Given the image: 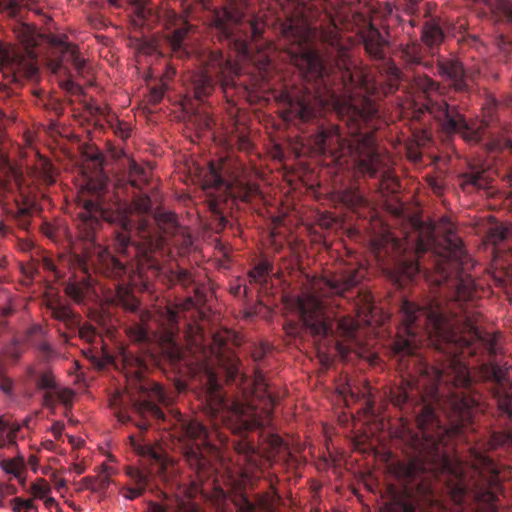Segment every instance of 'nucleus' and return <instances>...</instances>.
Here are the masks:
<instances>
[{
  "label": "nucleus",
  "instance_id": "nucleus-1",
  "mask_svg": "<svg viewBox=\"0 0 512 512\" xmlns=\"http://www.w3.org/2000/svg\"><path fill=\"white\" fill-rule=\"evenodd\" d=\"M416 259L403 261L400 269L412 280L423 274L440 295L422 305L404 299L400 325L393 343L400 369L410 377L391 392V401L402 407L416 395L443 405L452 431L461 435L472 427L480 397L471 388L467 357L485 350L498 353V338L478 327L480 315L472 310L476 298L474 280L465 272L467 254L451 231L436 245L432 229L419 232L414 244Z\"/></svg>",
  "mask_w": 512,
  "mask_h": 512
},
{
  "label": "nucleus",
  "instance_id": "nucleus-2",
  "mask_svg": "<svg viewBox=\"0 0 512 512\" xmlns=\"http://www.w3.org/2000/svg\"><path fill=\"white\" fill-rule=\"evenodd\" d=\"M108 179L101 176L97 182L90 180L88 187L96 198L86 200L83 211L79 214L78 236L84 241L90 253L97 254L98 262L103 272L113 278H119L126 273L125 264L115 257L108 249L102 247L97 234L101 219L114 225L115 247L120 255L127 258H137L148 268L161 270V257L164 255L166 237L175 235L179 230L176 215L171 212H156L153 219L143 216L138 220L136 233L138 241L131 239L133 209L139 215L151 211L152 202L148 195H137L133 199V207L126 200L117 198L106 203L104 193Z\"/></svg>",
  "mask_w": 512,
  "mask_h": 512
},
{
  "label": "nucleus",
  "instance_id": "nucleus-3",
  "mask_svg": "<svg viewBox=\"0 0 512 512\" xmlns=\"http://www.w3.org/2000/svg\"><path fill=\"white\" fill-rule=\"evenodd\" d=\"M326 2L287 0L286 17L280 24L291 62L319 97L363 83L352 70L349 50L340 41L337 19Z\"/></svg>",
  "mask_w": 512,
  "mask_h": 512
},
{
  "label": "nucleus",
  "instance_id": "nucleus-4",
  "mask_svg": "<svg viewBox=\"0 0 512 512\" xmlns=\"http://www.w3.org/2000/svg\"><path fill=\"white\" fill-rule=\"evenodd\" d=\"M377 113L375 104L369 99H363L361 107L348 103L339 109L346 131L337 125L322 129L315 137V144L323 153L351 156L362 173L374 177L379 169L380 156L375 148L373 134L363 131V128L369 125Z\"/></svg>",
  "mask_w": 512,
  "mask_h": 512
},
{
  "label": "nucleus",
  "instance_id": "nucleus-5",
  "mask_svg": "<svg viewBox=\"0 0 512 512\" xmlns=\"http://www.w3.org/2000/svg\"><path fill=\"white\" fill-rule=\"evenodd\" d=\"M291 306L314 339L334 340L341 354H345L357 344V321L349 316L335 321L324 301L315 294L303 293L292 301Z\"/></svg>",
  "mask_w": 512,
  "mask_h": 512
},
{
  "label": "nucleus",
  "instance_id": "nucleus-6",
  "mask_svg": "<svg viewBox=\"0 0 512 512\" xmlns=\"http://www.w3.org/2000/svg\"><path fill=\"white\" fill-rule=\"evenodd\" d=\"M204 399L208 414L223 423L233 433L260 428L266 424L269 409L265 408V417L257 410L255 399H228L223 392L217 374L205 366Z\"/></svg>",
  "mask_w": 512,
  "mask_h": 512
},
{
  "label": "nucleus",
  "instance_id": "nucleus-7",
  "mask_svg": "<svg viewBox=\"0 0 512 512\" xmlns=\"http://www.w3.org/2000/svg\"><path fill=\"white\" fill-rule=\"evenodd\" d=\"M169 423L181 443L184 460L196 477L191 482L188 496L194 497L198 493H205L204 483L215 472L210 459L214 446L209 442L207 428L197 420L185 418L180 413L172 415Z\"/></svg>",
  "mask_w": 512,
  "mask_h": 512
},
{
  "label": "nucleus",
  "instance_id": "nucleus-8",
  "mask_svg": "<svg viewBox=\"0 0 512 512\" xmlns=\"http://www.w3.org/2000/svg\"><path fill=\"white\" fill-rule=\"evenodd\" d=\"M414 85L423 94V102L416 111L415 117L420 118V115L428 113L445 135L459 134L471 144L481 142L485 128L468 122L458 106L450 105L446 100L440 99L438 96L442 95V87L437 81L427 75H415Z\"/></svg>",
  "mask_w": 512,
  "mask_h": 512
},
{
  "label": "nucleus",
  "instance_id": "nucleus-9",
  "mask_svg": "<svg viewBox=\"0 0 512 512\" xmlns=\"http://www.w3.org/2000/svg\"><path fill=\"white\" fill-rule=\"evenodd\" d=\"M472 467L475 479L471 487L455 485L451 490L453 502L459 506L473 502L474 512H498L496 502L503 491L498 465L486 454L475 452Z\"/></svg>",
  "mask_w": 512,
  "mask_h": 512
},
{
  "label": "nucleus",
  "instance_id": "nucleus-10",
  "mask_svg": "<svg viewBox=\"0 0 512 512\" xmlns=\"http://www.w3.org/2000/svg\"><path fill=\"white\" fill-rule=\"evenodd\" d=\"M214 25L220 37L242 54L248 52L250 41L261 38L265 28L263 19L248 11V0H227L226 6L215 13Z\"/></svg>",
  "mask_w": 512,
  "mask_h": 512
},
{
  "label": "nucleus",
  "instance_id": "nucleus-11",
  "mask_svg": "<svg viewBox=\"0 0 512 512\" xmlns=\"http://www.w3.org/2000/svg\"><path fill=\"white\" fill-rule=\"evenodd\" d=\"M200 69L189 77V92L199 101H204L214 91L216 83L224 90L235 85L236 67L219 50L205 51L199 58Z\"/></svg>",
  "mask_w": 512,
  "mask_h": 512
},
{
  "label": "nucleus",
  "instance_id": "nucleus-12",
  "mask_svg": "<svg viewBox=\"0 0 512 512\" xmlns=\"http://www.w3.org/2000/svg\"><path fill=\"white\" fill-rule=\"evenodd\" d=\"M203 188L206 191L215 190L219 193L218 195H213L212 192H209V209L214 217V221H217V231L223 230L228 223L222 209V202L227 197L242 202H249L257 192V188L254 185L243 183L239 180L227 181L213 165L210 166L209 172L204 178Z\"/></svg>",
  "mask_w": 512,
  "mask_h": 512
},
{
  "label": "nucleus",
  "instance_id": "nucleus-13",
  "mask_svg": "<svg viewBox=\"0 0 512 512\" xmlns=\"http://www.w3.org/2000/svg\"><path fill=\"white\" fill-rule=\"evenodd\" d=\"M136 389L132 397V406L140 418L139 421L134 422L138 429L146 431L152 425V421L166 423L167 416L159 405L168 406L171 398L162 386L150 380L139 379Z\"/></svg>",
  "mask_w": 512,
  "mask_h": 512
},
{
  "label": "nucleus",
  "instance_id": "nucleus-14",
  "mask_svg": "<svg viewBox=\"0 0 512 512\" xmlns=\"http://www.w3.org/2000/svg\"><path fill=\"white\" fill-rule=\"evenodd\" d=\"M163 332L160 334L159 339L161 342V349L163 354L168 358L172 365H180L185 362L186 365V351L177 342L178 339V314L172 308H165L163 311Z\"/></svg>",
  "mask_w": 512,
  "mask_h": 512
},
{
  "label": "nucleus",
  "instance_id": "nucleus-15",
  "mask_svg": "<svg viewBox=\"0 0 512 512\" xmlns=\"http://www.w3.org/2000/svg\"><path fill=\"white\" fill-rule=\"evenodd\" d=\"M487 379L493 382V396L498 409L512 421V383L506 377V371L495 363L484 365Z\"/></svg>",
  "mask_w": 512,
  "mask_h": 512
},
{
  "label": "nucleus",
  "instance_id": "nucleus-16",
  "mask_svg": "<svg viewBox=\"0 0 512 512\" xmlns=\"http://www.w3.org/2000/svg\"><path fill=\"white\" fill-rule=\"evenodd\" d=\"M3 72L12 77V80L21 83L25 79L32 80L38 74L36 58L32 52H5L2 57Z\"/></svg>",
  "mask_w": 512,
  "mask_h": 512
},
{
  "label": "nucleus",
  "instance_id": "nucleus-17",
  "mask_svg": "<svg viewBox=\"0 0 512 512\" xmlns=\"http://www.w3.org/2000/svg\"><path fill=\"white\" fill-rule=\"evenodd\" d=\"M437 73L450 82V86L455 92L467 93L469 91L468 81L472 80V74L464 68L458 59H438Z\"/></svg>",
  "mask_w": 512,
  "mask_h": 512
},
{
  "label": "nucleus",
  "instance_id": "nucleus-18",
  "mask_svg": "<svg viewBox=\"0 0 512 512\" xmlns=\"http://www.w3.org/2000/svg\"><path fill=\"white\" fill-rule=\"evenodd\" d=\"M363 269H347L343 272L336 273L329 278H325L323 286L331 294L345 296L355 288L363 279Z\"/></svg>",
  "mask_w": 512,
  "mask_h": 512
},
{
  "label": "nucleus",
  "instance_id": "nucleus-19",
  "mask_svg": "<svg viewBox=\"0 0 512 512\" xmlns=\"http://www.w3.org/2000/svg\"><path fill=\"white\" fill-rule=\"evenodd\" d=\"M360 38L366 54L372 60H385V47L388 45V41L373 24L370 23L366 29L361 31Z\"/></svg>",
  "mask_w": 512,
  "mask_h": 512
},
{
  "label": "nucleus",
  "instance_id": "nucleus-20",
  "mask_svg": "<svg viewBox=\"0 0 512 512\" xmlns=\"http://www.w3.org/2000/svg\"><path fill=\"white\" fill-rule=\"evenodd\" d=\"M280 100L289 108L290 113L303 122L309 121L315 116V110L311 103L296 94L283 90L279 95Z\"/></svg>",
  "mask_w": 512,
  "mask_h": 512
},
{
  "label": "nucleus",
  "instance_id": "nucleus-21",
  "mask_svg": "<svg viewBox=\"0 0 512 512\" xmlns=\"http://www.w3.org/2000/svg\"><path fill=\"white\" fill-rule=\"evenodd\" d=\"M169 281L174 284L181 285L188 293L193 292L194 297L188 296V302L193 305H199L204 300V293L202 288L195 283V279L189 271L186 269L178 268L177 270H171L169 275Z\"/></svg>",
  "mask_w": 512,
  "mask_h": 512
},
{
  "label": "nucleus",
  "instance_id": "nucleus-22",
  "mask_svg": "<svg viewBox=\"0 0 512 512\" xmlns=\"http://www.w3.org/2000/svg\"><path fill=\"white\" fill-rule=\"evenodd\" d=\"M129 439L133 450L151 464H156L158 471L165 468L167 458L160 446L153 445L150 442L140 441L135 436H130Z\"/></svg>",
  "mask_w": 512,
  "mask_h": 512
},
{
  "label": "nucleus",
  "instance_id": "nucleus-23",
  "mask_svg": "<svg viewBox=\"0 0 512 512\" xmlns=\"http://www.w3.org/2000/svg\"><path fill=\"white\" fill-rule=\"evenodd\" d=\"M59 48L61 52L60 64L63 62L70 63L75 68L79 76H86L90 72V67L87 61L80 57L78 47L69 42L59 41Z\"/></svg>",
  "mask_w": 512,
  "mask_h": 512
},
{
  "label": "nucleus",
  "instance_id": "nucleus-24",
  "mask_svg": "<svg viewBox=\"0 0 512 512\" xmlns=\"http://www.w3.org/2000/svg\"><path fill=\"white\" fill-rule=\"evenodd\" d=\"M484 3L491 11V20L495 24L512 26V3L510 0H475Z\"/></svg>",
  "mask_w": 512,
  "mask_h": 512
},
{
  "label": "nucleus",
  "instance_id": "nucleus-25",
  "mask_svg": "<svg viewBox=\"0 0 512 512\" xmlns=\"http://www.w3.org/2000/svg\"><path fill=\"white\" fill-rule=\"evenodd\" d=\"M460 185L464 191H468L470 187L485 189L490 185V177L485 169L471 166L467 172L460 175Z\"/></svg>",
  "mask_w": 512,
  "mask_h": 512
},
{
  "label": "nucleus",
  "instance_id": "nucleus-26",
  "mask_svg": "<svg viewBox=\"0 0 512 512\" xmlns=\"http://www.w3.org/2000/svg\"><path fill=\"white\" fill-rule=\"evenodd\" d=\"M257 505L247 497L239 495L233 499L223 495V499L218 502L216 512H256Z\"/></svg>",
  "mask_w": 512,
  "mask_h": 512
},
{
  "label": "nucleus",
  "instance_id": "nucleus-27",
  "mask_svg": "<svg viewBox=\"0 0 512 512\" xmlns=\"http://www.w3.org/2000/svg\"><path fill=\"white\" fill-rule=\"evenodd\" d=\"M128 475L134 485L123 488L121 493L126 499L134 500L142 495V493L147 489L149 485V477L144 471L136 468H130Z\"/></svg>",
  "mask_w": 512,
  "mask_h": 512
},
{
  "label": "nucleus",
  "instance_id": "nucleus-28",
  "mask_svg": "<svg viewBox=\"0 0 512 512\" xmlns=\"http://www.w3.org/2000/svg\"><path fill=\"white\" fill-rule=\"evenodd\" d=\"M149 319V313H141L139 322H134L126 328V333L132 341L146 343L152 339L153 333L147 326Z\"/></svg>",
  "mask_w": 512,
  "mask_h": 512
},
{
  "label": "nucleus",
  "instance_id": "nucleus-29",
  "mask_svg": "<svg viewBox=\"0 0 512 512\" xmlns=\"http://www.w3.org/2000/svg\"><path fill=\"white\" fill-rule=\"evenodd\" d=\"M188 33L186 27L175 29L167 36V43L174 57L184 59L189 56V52L184 45V39Z\"/></svg>",
  "mask_w": 512,
  "mask_h": 512
},
{
  "label": "nucleus",
  "instance_id": "nucleus-30",
  "mask_svg": "<svg viewBox=\"0 0 512 512\" xmlns=\"http://www.w3.org/2000/svg\"><path fill=\"white\" fill-rule=\"evenodd\" d=\"M444 39V33L435 19L425 23L422 29V41L430 46H438Z\"/></svg>",
  "mask_w": 512,
  "mask_h": 512
},
{
  "label": "nucleus",
  "instance_id": "nucleus-31",
  "mask_svg": "<svg viewBox=\"0 0 512 512\" xmlns=\"http://www.w3.org/2000/svg\"><path fill=\"white\" fill-rule=\"evenodd\" d=\"M0 467L3 471L12 475L19 482L23 483L25 481L24 474L26 473V465L25 459L22 455H18L10 459H3L0 462Z\"/></svg>",
  "mask_w": 512,
  "mask_h": 512
},
{
  "label": "nucleus",
  "instance_id": "nucleus-32",
  "mask_svg": "<svg viewBox=\"0 0 512 512\" xmlns=\"http://www.w3.org/2000/svg\"><path fill=\"white\" fill-rule=\"evenodd\" d=\"M150 173L148 170L139 166L134 160H129L128 182L137 189H141L143 185L148 184Z\"/></svg>",
  "mask_w": 512,
  "mask_h": 512
},
{
  "label": "nucleus",
  "instance_id": "nucleus-33",
  "mask_svg": "<svg viewBox=\"0 0 512 512\" xmlns=\"http://www.w3.org/2000/svg\"><path fill=\"white\" fill-rule=\"evenodd\" d=\"M49 309L52 317L63 322L68 329H73L79 324L77 316L68 306L57 304L49 306Z\"/></svg>",
  "mask_w": 512,
  "mask_h": 512
},
{
  "label": "nucleus",
  "instance_id": "nucleus-34",
  "mask_svg": "<svg viewBox=\"0 0 512 512\" xmlns=\"http://www.w3.org/2000/svg\"><path fill=\"white\" fill-rule=\"evenodd\" d=\"M403 60L409 65H423L426 68L431 66L429 61H425L422 55V47L419 44H407L401 51Z\"/></svg>",
  "mask_w": 512,
  "mask_h": 512
},
{
  "label": "nucleus",
  "instance_id": "nucleus-35",
  "mask_svg": "<svg viewBox=\"0 0 512 512\" xmlns=\"http://www.w3.org/2000/svg\"><path fill=\"white\" fill-rule=\"evenodd\" d=\"M114 302L116 305L121 306L122 308L130 312H136L139 307V302L136 299V297L130 290L124 287L117 288L114 297Z\"/></svg>",
  "mask_w": 512,
  "mask_h": 512
},
{
  "label": "nucleus",
  "instance_id": "nucleus-36",
  "mask_svg": "<svg viewBox=\"0 0 512 512\" xmlns=\"http://www.w3.org/2000/svg\"><path fill=\"white\" fill-rule=\"evenodd\" d=\"M381 61L383 62L381 73L386 77L390 89H397L402 79V71L397 67V65L392 60H389L386 57L385 60Z\"/></svg>",
  "mask_w": 512,
  "mask_h": 512
},
{
  "label": "nucleus",
  "instance_id": "nucleus-37",
  "mask_svg": "<svg viewBox=\"0 0 512 512\" xmlns=\"http://www.w3.org/2000/svg\"><path fill=\"white\" fill-rule=\"evenodd\" d=\"M488 445L492 450L497 448L512 449V430L494 431L490 436Z\"/></svg>",
  "mask_w": 512,
  "mask_h": 512
},
{
  "label": "nucleus",
  "instance_id": "nucleus-38",
  "mask_svg": "<svg viewBox=\"0 0 512 512\" xmlns=\"http://www.w3.org/2000/svg\"><path fill=\"white\" fill-rule=\"evenodd\" d=\"M273 271V265L267 261L259 262L249 273L250 282L265 283L267 277Z\"/></svg>",
  "mask_w": 512,
  "mask_h": 512
},
{
  "label": "nucleus",
  "instance_id": "nucleus-39",
  "mask_svg": "<svg viewBox=\"0 0 512 512\" xmlns=\"http://www.w3.org/2000/svg\"><path fill=\"white\" fill-rule=\"evenodd\" d=\"M111 468L107 465H102L100 467L99 474L97 476H93L95 479V492L96 493H105L108 487L111 484Z\"/></svg>",
  "mask_w": 512,
  "mask_h": 512
},
{
  "label": "nucleus",
  "instance_id": "nucleus-40",
  "mask_svg": "<svg viewBox=\"0 0 512 512\" xmlns=\"http://www.w3.org/2000/svg\"><path fill=\"white\" fill-rule=\"evenodd\" d=\"M12 216L20 229L29 231L32 218L31 208L18 206L17 210L13 212Z\"/></svg>",
  "mask_w": 512,
  "mask_h": 512
},
{
  "label": "nucleus",
  "instance_id": "nucleus-41",
  "mask_svg": "<svg viewBox=\"0 0 512 512\" xmlns=\"http://www.w3.org/2000/svg\"><path fill=\"white\" fill-rule=\"evenodd\" d=\"M254 384L258 390L262 391L263 394L267 396L268 399H265L267 405H269L272 408L278 403L279 399L275 398L269 391V387L268 384L266 383L265 377L259 371L256 372Z\"/></svg>",
  "mask_w": 512,
  "mask_h": 512
},
{
  "label": "nucleus",
  "instance_id": "nucleus-42",
  "mask_svg": "<svg viewBox=\"0 0 512 512\" xmlns=\"http://www.w3.org/2000/svg\"><path fill=\"white\" fill-rule=\"evenodd\" d=\"M511 234V230L502 224L496 225L489 230L488 238L494 245H498L506 240Z\"/></svg>",
  "mask_w": 512,
  "mask_h": 512
},
{
  "label": "nucleus",
  "instance_id": "nucleus-43",
  "mask_svg": "<svg viewBox=\"0 0 512 512\" xmlns=\"http://www.w3.org/2000/svg\"><path fill=\"white\" fill-rule=\"evenodd\" d=\"M495 45L499 51L506 57L512 52V37L502 32H497L495 36Z\"/></svg>",
  "mask_w": 512,
  "mask_h": 512
},
{
  "label": "nucleus",
  "instance_id": "nucleus-44",
  "mask_svg": "<svg viewBox=\"0 0 512 512\" xmlns=\"http://www.w3.org/2000/svg\"><path fill=\"white\" fill-rule=\"evenodd\" d=\"M65 292L76 303L83 302L85 298L84 288L77 283H68Z\"/></svg>",
  "mask_w": 512,
  "mask_h": 512
},
{
  "label": "nucleus",
  "instance_id": "nucleus-45",
  "mask_svg": "<svg viewBox=\"0 0 512 512\" xmlns=\"http://www.w3.org/2000/svg\"><path fill=\"white\" fill-rule=\"evenodd\" d=\"M31 490L36 498L44 499L50 492L51 488L49 484L46 482V480L39 479L32 484Z\"/></svg>",
  "mask_w": 512,
  "mask_h": 512
},
{
  "label": "nucleus",
  "instance_id": "nucleus-46",
  "mask_svg": "<svg viewBox=\"0 0 512 512\" xmlns=\"http://www.w3.org/2000/svg\"><path fill=\"white\" fill-rule=\"evenodd\" d=\"M37 387L42 390H54L56 383L51 373H43L37 380Z\"/></svg>",
  "mask_w": 512,
  "mask_h": 512
},
{
  "label": "nucleus",
  "instance_id": "nucleus-47",
  "mask_svg": "<svg viewBox=\"0 0 512 512\" xmlns=\"http://www.w3.org/2000/svg\"><path fill=\"white\" fill-rule=\"evenodd\" d=\"M40 177L46 185H52L55 182L53 168L49 162L45 161L43 163V167L40 171Z\"/></svg>",
  "mask_w": 512,
  "mask_h": 512
},
{
  "label": "nucleus",
  "instance_id": "nucleus-48",
  "mask_svg": "<svg viewBox=\"0 0 512 512\" xmlns=\"http://www.w3.org/2000/svg\"><path fill=\"white\" fill-rule=\"evenodd\" d=\"M111 127L114 133L122 139H127L130 136V127L124 122L117 120L115 124H111Z\"/></svg>",
  "mask_w": 512,
  "mask_h": 512
},
{
  "label": "nucleus",
  "instance_id": "nucleus-49",
  "mask_svg": "<svg viewBox=\"0 0 512 512\" xmlns=\"http://www.w3.org/2000/svg\"><path fill=\"white\" fill-rule=\"evenodd\" d=\"M111 407L115 410V416L117 417L118 422L122 424H127L132 422V418L128 415L124 410L117 407V399L111 400Z\"/></svg>",
  "mask_w": 512,
  "mask_h": 512
},
{
  "label": "nucleus",
  "instance_id": "nucleus-50",
  "mask_svg": "<svg viewBox=\"0 0 512 512\" xmlns=\"http://www.w3.org/2000/svg\"><path fill=\"white\" fill-rule=\"evenodd\" d=\"M81 339L92 342L96 338V331L90 325H83L78 330Z\"/></svg>",
  "mask_w": 512,
  "mask_h": 512
},
{
  "label": "nucleus",
  "instance_id": "nucleus-51",
  "mask_svg": "<svg viewBox=\"0 0 512 512\" xmlns=\"http://www.w3.org/2000/svg\"><path fill=\"white\" fill-rule=\"evenodd\" d=\"M13 503V511L19 512L21 509H33L34 504L32 500L22 499L20 497H16L12 500Z\"/></svg>",
  "mask_w": 512,
  "mask_h": 512
},
{
  "label": "nucleus",
  "instance_id": "nucleus-52",
  "mask_svg": "<svg viewBox=\"0 0 512 512\" xmlns=\"http://www.w3.org/2000/svg\"><path fill=\"white\" fill-rule=\"evenodd\" d=\"M164 88L162 86H156V87H153L150 91V99L149 101L152 103V104H158L163 96H164Z\"/></svg>",
  "mask_w": 512,
  "mask_h": 512
},
{
  "label": "nucleus",
  "instance_id": "nucleus-53",
  "mask_svg": "<svg viewBox=\"0 0 512 512\" xmlns=\"http://www.w3.org/2000/svg\"><path fill=\"white\" fill-rule=\"evenodd\" d=\"M79 491L81 490H91L95 492V479L93 476H86L82 478L79 482Z\"/></svg>",
  "mask_w": 512,
  "mask_h": 512
},
{
  "label": "nucleus",
  "instance_id": "nucleus-54",
  "mask_svg": "<svg viewBox=\"0 0 512 512\" xmlns=\"http://www.w3.org/2000/svg\"><path fill=\"white\" fill-rule=\"evenodd\" d=\"M427 182L434 194L439 196L443 193L444 186L437 178L429 177Z\"/></svg>",
  "mask_w": 512,
  "mask_h": 512
},
{
  "label": "nucleus",
  "instance_id": "nucleus-55",
  "mask_svg": "<svg viewBox=\"0 0 512 512\" xmlns=\"http://www.w3.org/2000/svg\"><path fill=\"white\" fill-rule=\"evenodd\" d=\"M63 89L72 94H79L82 92V88L74 81L68 79L62 83Z\"/></svg>",
  "mask_w": 512,
  "mask_h": 512
},
{
  "label": "nucleus",
  "instance_id": "nucleus-56",
  "mask_svg": "<svg viewBox=\"0 0 512 512\" xmlns=\"http://www.w3.org/2000/svg\"><path fill=\"white\" fill-rule=\"evenodd\" d=\"M500 147L501 149L508 150L512 153V133L501 140Z\"/></svg>",
  "mask_w": 512,
  "mask_h": 512
},
{
  "label": "nucleus",
  "instance_id": "nucleus-57",
  "mask_svg": "<svg viewBox=\"0 0 512 512\" xmlns=\"http://www.w3.org/2000/svg\"><path fill=\"white\" fill-rule=\"evenodd\" d=\"M42 266L45 270L56 273V265L54 264V262L51 259H49L47 257H43Z\"/></svg>",
  "mask_w": 512,
  "mask_h": 512
},
{
  "label": "nucleus",
  "instance_id": "nucleus-58",
  "mask_svg": "<svg viewBox=\"0 0 512 512\" xmlns=\"http://www.w3.org/2000/svg\"><path fill=\"white\" fill-rule=\"evenodd\" d=\"M72 395L73 393L70 390H63L58 394L60 401H62L64 404H68L72 400Z\"/></svg>",
  "mask_w": 512,
  "mask_h": 512
},
{
  "label": "nucleus",
  "instance_id": "nucleus-59",
  "mask_svg": "<svg viewBox=\"0 0 512 512\" xmlns=\"http://www.w3.org/2000/svg\"><path fill=\"white\" fill-rule=\"evenodd\" d=\"M283 439L278 435L271 436V446L274 449H280L283 446Z\"/></svg>",
  "mask_w": 512,
  "mask_h": 512
},
{
  "label": "nucleus",
  "instance_id": "nucleus-60",
  "mask_svg": "<svg viewBox=\"0 0 512 512\" xmlns=\"http://www.w3.org/2000/svg\"><path fill=\"white\" fill-rule=\"evenodd\" d=\"M212 125V119L208 115L201 116V129H209Z\"/></svg>",
  "mask_w": 512,
  "mask_h": 512
},
{
  "label": "nucleus",
  "instance_id": "nucleus-61",
  "mask_svg": "<svg viewBox=\"0 0 512 512\" xmlns=\"http://www.w3.org/2000/svg\"><path fill=\"white\" fill-rule=\"evenodd\" d=\"M265 355V350L263 348L257 349L253 352V358L255 361H260L263 359Z\"/></svg>",
  "mask_w": 512,
  "mask_h": 512
},
{
  "label": "nucleus",
  "instance_id": "nucleus-62",
  "mask_svg": "<svg viewBox=\"0 0 512 512\" xmlns=\"http://www.w3.org/2000/svg\"><path fill=\"white\" fill-rule=\"evenodd\" d=\"M44 504H45V506L47 508H51L53 506H57L56 500L54 498H52V497H47V496L44 498Z\"/></svg>",
  "mask_w": 512,
  "mask_h": 512
},
{
  "label": "nucleus",
  "instance_id": "nucleus-63",
  "mask_svg": "<svg viewBox=\"0 0 512 512\" xmlns=\"http://www.w3.org/2000/svg\"><path fill=\"white\" fill-rule=\"evenodd\" d=\"M263 68H260V73L262 74V78H267L268 68L270 67V61L267 59L266 62L263 64Z\"/></svg>",
  "mask_w": 512,
  "mask_h": 512
},
{
  "label": "nucleus",
  "instance_id": "nucleus-64",
  "mask_svg": "<svg viewBox=\"0 0 512 512\" xmlns=\"http://www.w3.org/2000/svg\"><path fill=\"white\" fill-rule=\"evenodd\" d=\"M44 403L47 406L53 405L54 399H53V396H52V394L50 392L45 393V395H44Z\"/></svg>",
  "mask_w": 512,
  "mask_h": 512
}]
</instances>
